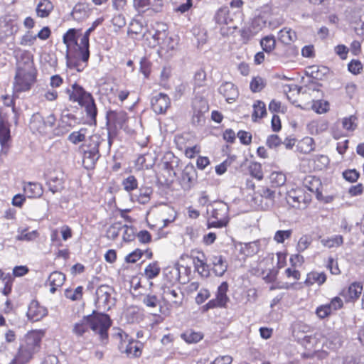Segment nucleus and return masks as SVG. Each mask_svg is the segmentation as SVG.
I'll list each match as a JSON object with an SVG mask.
<instances>
[{"mask_svg":"<svg viewBox=\"0 0 364 364\" xmlns=\"http://www.w3.org/2000/svg\"><path fill=\"white\" fill-rule=\"evenodd\" d=\"M291 230H278L275 232L274 240L277 243H283L285 240L289 239L291 235Z\"/></svg>","mask_w":364,"mask_h":364,"instance_id":"0e129e2a","label":"nucleus"},{"mask_svg":"<svg viewBox=\"0 0 364 364\" xmlns=\"http://www.w3.org/2000/svg\"><path fill=\"white\" fill-rule=\"evenodd\" d=\"M10 139V130L9 127L0 124V144L2 146H5Z\"/></svg>","mask_w":364,"mask_h":364,"instance_id":"052dcab7","label":"nucleus"},{"mask_svg":"<svg viewBox=\"0 0 364 364\" xmlns=\"http://www.w3.org/2000/svg\"><path fill=\"white\" fill-rule=\"evenodd\" d=\"M87 130L86 128H81L78 131L73 132L68 136V140L74 144H77L85 139Z\"/></svg>","mask_w":364,"mask_h":364,"instance_id":"79ce46f5","label":"nucleus"},{"mask_svg":"<svg viewBox=\"0 0 364 364\" xmlns=\"http://www.w3.org/2000/svg\"><path fill=\"white\" fill-rule=\"evenodd\" d=\"M82 294V287H77L75 290L67 289L65 291V296L73 301L81 298Z\"/></svg>","mask_w":364,"mask_h":364,"instance_id":"680f3d73","label":"nucleus"},{"mask_svg":"<svg viewBox=\"0 0 364 364\" xmlns=\"http://www.w3.org/2000/svg\"><path fill=\"white\" fill-rule=\"evenodd\" d=\"M122 186L126 191L130 192L137 188L138 182L134 176H129L122 181Z\"/></svg>","mask_w":364,"mask_h":364,"instance_id":"3c124183","label":"nucleus"},{"mask_svg":"<svg viewBox=\"0 0 364 364\" xmlns=\"http://www.w3.org/2000/svg\"><path fill=\"white\" fill-rule=\"evenodd\" d=\"M341 343L342 342L341 338L338 333H334L329 336V337L324 343V345L330 349L335 350L339 348L341 346Z\"/></svg>","mask_w":364,"mask_h":364,"instance_id":"49530a36","label":"nucleus"},{"mask_svg":"<svg viewBox=\"0 0 364 364\" xmlns=\"http://www.w3.org/2000/svg\"><path fill=\"white\" fill-rule=\"evenodd\" d=\"M36 77L37 70L33 61L18 67L13 85L14 91L22 92L29 90L36 82Z\"/></svg>","mask_w":364,"mask_h":364,"instance_id":"7ed1b4c3","label":"nucleus"},{"mask_svg":"<svg viewBox=\"0 0 364 364\" xmlns=\"http://www.w3.org/2000/svg\"><path fill=\"white\" fill-rule=\"evenodd\" d=\"M321 243L328 248L337 247L343 243V237L341 235H333L331 237L323 238Z\"/></svg>","mask_w":364,"mask_h":364,"instance_id":"4c0bfd02","label":"nucleus"},{"mask_svg":"<svg viewBox=\"0 0 364 364\" xmlns=\"http://www.w3.org/2000/svg\"><path fill=\"white\" fill-rule=\"evenodd\" d=\"M169 106V97L164 93H159L151 99V107L156 114L164 113Z\"/></svg>","mask_w":364,"mask_h":364,"instance_id":"4468645a","label":"nucleus"},{"mask_svg":"<svg viewBox=\"0 0 364 364\" xmlns=\"http://www.w3.org/2000/svg\"><path fill=\"white\" fill-rule=\"evenodd\" d=\"M113 289L106 285L99 287L96 290V303L99 307L104 310H109L114 305V299L112 297Z\"/></svg>","mask_w":364,"mask_h":364,"instance_id":"9d476101","label":"nucleus"},{"mask_svg":"<svg viewBox=\"0 0 364 364\" xmlns=\"http://www.w3.org/2000/svg\"><path fill=\"white\" fill-rule=\"evenodd\" d=\"M266 85L265 80L261 77H255L250 82V89L253 92H260Z\"/></svg>","mask_w":364,"mask_h":364,"instance_id":"603ef678","label":"nucleus"},{"mask_svg":"<svg viewBox=\"0 0 364 364\" xmlns=\"http://www.w3.org/2000/svg\"><path fill=\"white\" fill-rule=\"evenodd\" d=\"M161 297L164 305L169 314L172 309H178L182 306L184 296L178 287L164 286Z\"/></svg>","mask_w":364,"mask_h":364,"instance_id":"0eeeda50","label":"nucleus"},{"mask_svg":"<svg viewBox=\"0 0 364 364\" xmlns=\"http://www.w3.org/2000/svg\"><path fill=\"white\" fill-rule=\"evenodd\" d=\"M94 28V26L89 28L80 38L79 43V52L80 58L83 62H87L90 57L89 38Z\"/></svg>","mask_w":364,"mask_h":364,"instance_id":"6ab92c4d","label":"nucleus"},{"mask_svg":"<svg viewBox=\"0 0 364 364\" xmlns=\"http://www.w3.org/2000/svg\"><path fill=\"white\" fill-rule=\"evenodd\" d=\"M276 41L273 36H265L260 41V46L266 53L272 52L274 49Z\"/></svg>","mask_w":364,"mask_h":364,"instance_id":"c03bdc74","label":"nucleus"},{"mask_svg":"<svg viewBox=\"0 0 364 364\" xmlns=\"http://www.w3.org/2000/svg\"><path fill=\"white\" fill-rule=\"evenodd\" d=\"M167 29L166 23L155 22L142 35V38L146 41L149 47L160 46L162 49L173 50L175 43L171 38H168Z\"/></svg>","mask_w":364,"mask_h":364,"instance_id":"f03ea898","label":"nucleus"},{"mask_svg":"<svg viewBox=\"0 0 364 364\" xmlns=\"http://www.w3.org/2000/svg\"><path fill=\"white\" fill-rule=\"evenodd\" d=\"M152 190L151 188H141L139 190V195L132 196V200H136L141 204H146L151 198Z\"/></svg>","mask_w":364,"mask_h":364,"instance_id":"e433bc0d","label":"nucleus"},{"mask_svg":"<svg viewBox=\"0 0 364 364\" xmlns=\"http://www.w3.org/2000/svg\"><path fill=\"white\" fill-rule=\"evenodd\" d=\"M303 185L305 188L316 195V198L320 199L322 197L321 182L320 179L314 176H306Z\"/></svg>","mask_w":364,"mask_h":364,"instance_id":"f3484780","label":"nucleus"},{"mask_svg":"<svg viewBox=\"0 0 364 364\" xmlns=\"http://www.w3.org/2000/svg\"><path fill=\"white\" fill-rule=\"evenodd\" d=\"M312 109L318 114H323L328 111L329 103L325 100H316L314 102Z\"/></svg>","mask_w":364,"mask_h":364,"instance_id":"6e6d98bb","label":"nucleus"},{"mask_svg":"<svg viewBox=\"0 0 364 364\" xmlns=\"http://www.w3.org/2000/svg\"><path fill=\"white\" fill-rule=\"evenodd\" d=\"M30 128L33 132L45 133L46 128L44 123V118L39 114H33L30 122Z\"/></svg>","mask_w":364,"mask_h":364,"instance_id":"7c9ffc66","label":"nucleus"},{"mask_svg":"<svg viewBox=\"0 0 364 364\" xmlns=\"http://www.w3.org/2000/svg\"><path fill=\"white\" fill-rule=\"evenodd\" d=\"M312 242L311 237L308 235H302L296 245V250L299 252H302L306 250Z\"/></svg>","mask_w":364,"mask_h":364,"instance_id":"864d4df0","label":"nucleus"},{"mask_svg":"<svg viewBox=\"0 0 364 364\" xmlns=\"http://www.w3.org/2000/svg\"><path fill=\"white\" fill-rule=\"evenodd\" d=\"M23 191L28 198H38L43 192L40 183L31 182L24 186Z\"/></svg>","mask_w":364,"mask_h":364,"instance_id":"c85d7f7f","label":"nucleus"},{"mask_svg":"<svg viewBox=\"0 0 364 364\" xmlns=\"http://www.w3.org/2000/svg\"><path fill=\"white\" fill-rule=\"evenodd\" d=\"M160 272V267L156 263H151L147 265L144 269L145 275L149 279L156 277Z\"/></svg>","mask_w":364,"mask_h":364,"instance_id":"bf43d9fd","label":"nucleus"},{"mask_svg":"<svg viewBox=\"0 0 364 364\" xmlns=\"http://www.w3.org/2000/svg\"><path fill=\"white\" fill-rule=\"evenodd\" d=\"M142 347L141 343L131 339L125 346L120 347V352L130 358H139L142 353Z\"/></svg>","mask_w":364,"mask_h":364,"instance_id":"f8f14e48","label":"nucleus"},{"mask_svg":"<svg viewBox=\"0 0 364 364\" xmlns=\"http://www.w3.org/2000/svg\"><path fill=\"white\" fill-rule=\"evenodd\" d=\"M90 328L100 336L102 343L108 338L107 331L111 326L109 317L105 314H93L87 316Z\"/></svg>","mask_w":364,"mask_h":364,"instance_id":"423d86ee","label":"nucleus"},{"mask_svg":"<svg viewBox=\"0 0 364 364\" xmlns=\"http://www.w3.org/2000/svg\"><path fill=\"white\" fill-rule=\"evenodd\" d=\"M252 119L255 121L257 119L262 118L266 114L265 104L262 101H256L253 105Z\"/></svg>","mask_w":364,"mask_h":364,"instance_id":"37998d69","label":"nucleus"},{"mask_svg":"<svg viewBox=\"0 0 364 364\" xmlns=\"http://www.w3.org/2000/svg\"><path fill=\"white\" fill-rule=\"evenodd\" d=\"M53 4L50 0H40L36 8V15L40 18H46L53 11Z\"/></svg>","mask_w":364,"mask_h":364,"instance_id":"393cba45","label":"nucleus"},{"mask_svg":"<svg viewBox=\"0 0 364 364\" xmlns=\"http://www.w3.org/2000/svg\"><path fill=\"white\" fill-rule=\"evenodd\" d=\"M48 314V310L39 304L37 301H32L28 309L27 316L33 321H38Z\"/></svg>","mask_w":364,"mask_h":364,"instance_id":"ddd939ff","label":"nucleus"},{"mask_svg":"<svg viewBox=\"0 0 364 364\" xmlns=\"http://www.w3.org/2000/svg\"><path fill=\"white\" fill-rule=\"evenodd\" d=\"M90 328L87 316L76 322L73 327V333L77 337L82 336Z\"/></svg>","mask_w":364,"mask_h":364,"instance_id":"473e14b6","label":"nucleus"},{"mask_svg":"<svg viewBox=\"0 0 364 364\" xmlns=\"http://www.w3.org/2000/svg\"><path fill=\"white\" fill-rule=\"evenodd\" d=\"M164 274L171 283H176L180 279V270L178 266L166 269Z\"/></svg>","mask_w":364,"mask_h":364,"instance_id":"a18cd8bd","label":"nucleus"},{"mask_svg":"<svg viewBox=\"0 0 364 364\" xmlns=\"http://www.w3.org/2000/svg\"><path fill=\"white\" fill-rule=\"evenodd\" d=\"M144 26V21L142 18L133 19L129 23L128 33L136 35V38H138V36L142 38V35L145 33Z\"/></svg>","mask_w":364,"mask_h":364,"instance_id":"cd10ccee","label":"nucleus"},{"mask_svg":"<svg viewBox=\"0 0 364 364\" xmlns=\"http://www.w3.org/2000/svg\"><path fill=\"white\" fill-rule=\"evenodd\" d=\"M323 306L331 315L334 311L343 307V302L340 297L336 296L331 300L329 304H323Z\"/></svg>","mask_w":364,"mask_h":364,"instance_id":"de8ad7c7","label":"nucleus"},{"mask_svg":"<svg viewBox=\"0 0 364 364\" xmlns=\"http://www.w3.org/2000/svg\"><path fill=\"white\" fill-rule=\"evenodd\" d=\"M44 335L43 330H32L25 334L21 340L16 353L9 364L28 363L40 350Z\"/></svg>","mask_w":364,"mask_h":364,"instance_id":"f257e3e1","label":"nucleus"},{"mask_svg":"<svg viewBox=\"0 0 364 364\" xmlns=\"http://www.w3.org/2000/svg\"><path fill=\"white\" fill-rule=\"evenodd\" d=\"M70 101L77 102L80 106L85 107L87 114L95 119L97 115V107L92 95L86 92L81 86L75 83L70 90H68Z\"/></svg>","mask_w":364,"mask_h":364,"instance_id":"39448f33","label":"nucleus"},{"mask_svg":"<svg viewBox=\"0 0 364 364\" xmlns=\"http://www.w3.org/2000/svg\"><path fill=\"white\" fill-rule=\"evenodd\" d=\"M228 210L229 208L227 203L223 202L216 203L212 212V217L215 220L209 222L208 227L220 228L226 226L229 221Z\"/></svg>","mask_w":364,"mask_h":364,"instance_id":"1a4fd4ad","label":"nucleus"},{"mask_svg":"<svg viewBox=\"0 0 364 364\" xmlns=\"http://www.w3.org/2000/svg\"><path fill=\"white\" fill-rule=\"evenodd\" d=\"M210 260L213 264V269L215 274L218 276H223L227 271L228 264L222 255H212Z\"/></svg>","mask_w":364,"mask_h":364,"instance_id":"b1692460","label":"nucleus"},{"mask_svg":"<svg viewBox=\"0 0 364 364\" xmlns=\"http://www.w3.org/2000/svg\"><path fill=\"white\" fill-rule=\"evenodd\" d=\"M228 290V284L226 282H223L218 288L215 299L210 301L208 305L210 306L225 307L229 301L227 295Z\"/></svg>","mask_w":364,"mask_h":364,"instance_id":"dca6fc26","label":"nucleus"},{"mask_svg":"<svg viewBox=\"0 0 364 364\" xmlns=\"http://www.w3.org/2000/svg\"><path fill=\"white\" fill-rule=\"evenodd\" d=\"M106 144L104 139L99 134H93L85 141L81 149L82 151V162L85 168H92L100 157V147Z\"/></svg>","mask_w":364,"mask_h":364,"instance_id":"20e7f679","label":"nucleus"},{"mask_svg":"<svg viewBox=\"0 0 364 364\" xmlns=\"http://www.w3.org/2000/svg\"><path fill=\"white\" fill-rule=\"evenodd\" d=\"M63 43L66 45L68 49L71 46L76 45L79 48V43L76 38V30L69 29L63 36Z\"/></svg>","mask_w":364,"mask_h":364,"instance_id":"58836bf2","label":"nucleus"},{"mask_svg":"<svg viewBox=\"0 0 364 364\" xmlns=\"http://www.w3.org/2000/svg\"><path fill=\"white\" fill-rule=\"evenodd\" d=\"M249 171L251 176L257 180H262L263 178V172L262 170V166L259 163H252L249 166Z\"/></svg>","mask_w":364,"mask_h":364,"instance_id":"5fc2aeb1","label":"nucleus"},{"mask_svg":"<svg viewBox=\"0 0 364 364\" xmlns=\"http://www.w3.org/2000/svg\"><path fill=\"white\" fill-rule=\"evenodd\" d=\"M315 142L313 138L306 136L296 144V150L304 154H308L315 149Z\"/></svg>","mask_w":364,"mask_h":364,"instance_id":"bb28decb","label":"nucleus"},{"mask_svg":"<svg viewBox=\"0 0 364 364\" xmlns=\"http://www.w3.org/2000/svg\"><path fill=\"white\" fill-rule=\"evenodd\" d=\"M274 255L273 253H267V255L259 262L260 267L267 269L274 267Z\"/></svg>","mask_w":364,"mask_h":364,"instance_id":"e2e57ef3","label":"nucleus"},{"mask_svg":"<svg viewBox=\"0 0 364 364\" xmlns=\"http://www.w3.org/2000/svg\"><path fill=\"white\" fill-rule=\"evenodd\" d=\"M343 178L351 183L355 182L359 178V173L355 169H350L343 173Z\"/></svg>","mask_w":364,"mask_h":364,"instance_id":"774afa93","label":"nucleus"},{"mask_svg":"<svg viewBox=\"0 0 364 364\" xmlns=\"http://www.w3.org/2000/svg\"><path fill=\"white\" fill-rule=\"evenodd\" d=\"M314 168L322 170L326 168L329 164V159L326 155H316L314 158Z\"/></svg>","mask_w":364,"mask_h":364,"instance_id":"09e8293b","label":"nucleus"},{"mask_svg":"<svg viewBox=\"0 0 364 364\" xmlns=\"http://www.w3.org/2000/svg\"><path fill=\"white\" fill-rule=\"evenodd\" d=\"M219 92L228 102H230V100H235L238 96L237 87L230 82L223 83L219 87Z\"/></svg>","mask_w":364,"mask_h":364,"instance_id":"4be33fe9","label":"nucleus"},{"mask_svg":"<svg viewBox=\"0 0 364 364\" xmlns=\"http://www.w3.org/2000/svg\"><path fill=\"white\" fill-rule=\"evenodd\" d=\"M279 39L284 44L289 45L296 40L297 36L294 31L290 28H284L279 31Z\"/></svg>","mask_w":364,"mask_h":364,"instance_id":"2f4dec72","label":"nucleus"},{"mask_svg":"<svg viewBox=\"0 0 364 364\" xmlns=\"http://www.w3.org/2000/svg\"><path fill=\"white\" fill-rule=\"evenodd\" d=\"M261 241L255 240L248 243H245L241 247V252L246 256H252L259 252L261 247Z\"/></svg>","mask_w":364,"mask_h":364,"instance_id":"f704fd0d","label":"nucleus"},{"mask_svg":"<svg viewBox=\"0 0 364 364\" xmlns=\"http://www.w3.org/2000/svg\"><path fill=\"white\" fill-rule=\"evenodd\" d=\"M286 180L285 174L280 171H274L269 176V181L274 187L283 186L285 183Z\"/></svg>","mask_w":364,"mask_h":364,"instance_id":"ea45409f","label":"nucleus"},{"mask_svg":"<svg viewBox=\"0 0 364 364\" xmlns=\"http://www.w3.org/2000/svg\"><path fill=\"white\" fill-rule=\"evenodd\" d=\"M122 230H123L122 238L124 241L129 242L134 240V230L132 227L123 225V228Z\"/></svg>","mask_w":364,"mask_h":364,"instance_id":"338daca9","label":"nucleus"},{"mask_svg":"<svg viewBox=\"0 0 364 364\" xmlns=\"http://www.w3.org/2000/svg\"><path fill=\"white\" fill-rule=\"evenodd\" d=\"M364 291L363 284L360 282H353L346 290H343L341 295L345 297L346 301H355Z\"/></svg>","mask_w":364,"mask_h":364,"instance_id":"a211bd4d","label":"nucleus"},{"mask_svg":"<svg viewBox=\"0 0 364 364\" xmlns=\"http://www.w3.org/2000/svg\"><path fill=\"white\" fill-rule=\"evenodd\" d=\"M65 281V275L60 272H52L48 279L50 288V292L54 294L58 288L62 287Z\"/></svg>","mask_w":364,"mask_h":364,"instance_id":"5701e85b","label":"nucleus"},{"mask_svg":"<svg viewBox=\"0 0 364 364\" xmlns=\"http://www.w3.org/2000/svg\"><path fill=\"white\" fill-rule=\"evenodd\" d=\"M326 281V275L324 272L313 271L307 274L304 284L309 287L314 284L321 286L324 284Z\"/></svg>","mask_w":364,"mask_h":364,"instance_id":"a878e982","label":"nucleus"},{"mask_svg":"<svg viewBox=\"0 0 364 364\" xmlns=\"http://www.w3.org/2000/svg\"><path fill=\"white\" fill-rule=\"evenodd\" d=\"M357 118L351 115L348 117H345L342 120V125L343 129L348 131H354L357 127Z\"/></svg>","mask_w":364,"mask_h":364,"instance_id":"13d9d810","label":"nucleus"},{"mask_svg":"<svg viewBox=\"0 0 364 364\" xmlns=\"http://www.w3.org/2000/svg\"><path fill=\"white\" fill-rule=\"evenodd\" d=\"M123 228V224L121 223H114L111 225L107 230V237L109 239L114 240Z\"/></svg>","mask_w":364,"mask_h":364,"instance_id":"8fccbe9b","label":"nucleus"},{"mask_svg":"<svg viewBox=\"0 0 364 364\" xmlns=\"http://www.w3.org/2000/svg\"><path fill=\"white\" fill-rule=\"evenodd\" d=\"M114 337L119 342V350L122 346H125L131 340L129 336L120 328L116 330Z\"/></svg>","mask_w":364,"mask_h":364,"instance_id":"4d7b16f0","label":"nucleus"},{"mask_svg":"<svg viewBox=\"0 0 364 364\" xmlns=\"http://www.w3.org/2000/svg\"><path fill=\"white\" fill-rule=\"evenodd\" d=\"M276 193L268 187H262L254 193L252 201L258 208L267 210L271 209L274 204Z\"/></svg>","mask_w":364,"mask_h":364,"instance_id":"6e6552de","label":"nucleus"},{"mask_svg":"<svg viewBox=\"0 0 364 364\" xmlns=\"http://www.w3.org/2000/svg\"><path fill=\"white\" fill-rule=\"evenodd\" d=\"M63 173L61 171H58L55 173H50L48 176V186L53 193L58 192L63 189Z\"/></svg>","mask_w":364,"mask_h":364,"instance_id":"412c9836","label":"nucleus"},{"mask_svg":"<svg viewBox=\"0 0 364 364\" xmlns=\"http://www.w3.org/2000/svg\"><path fill=\"white\" fill-rule=\"evenodd\" d=\"M191 257L196 270L202 276H208L209 273L208 267L206 264L205 256L203 252L193 251Z\"/></svg>","mask_w":364,"mask_h":364,"instance_id":"2eb2a0df","label":"nucleus"},{"mask_svg":"<svg viewBox=\"0 0 364 364\" xmlns=\"http://www.w3.org/2000/svg\"><path fill=\"white\" fill-rule=\"evenodd\" d=\"M38 236L39 233L37 230L28 232L27 228H18V235L16 237V239L18 241L31 242L35 240Z\"/></svg>","mask_w":364,"mask_h":364,"instance_id":"72a5a7b5","label":"nucleus"},{"mask_svg":"<svg viewBox=\"0 0 364 364\" xmlns=\"http://www.w3.org/2000/svg\"><path fill=\"white\" fill-rule=\"evenodd\" d=\"M287 203L293 207L301 208V204H308L311 200V195L306 193L301 188L291 189L287 193Z\"/></svg>","mask_w":364,"mask_h":364,"instance_id":"9b49d317","label":"nucleus"},{"mask_svg":"<svg viewBox=\"0 0 364 364\" xmlns=\"http://www.w3.org/2000/svg\"><path fill=\"white\" fill-rule=\"evenodd\" d=\"M194 116L193 117L198 118V122L200 121L202 113L206 112L208 110V107L204 100H196L193 102Z\"/></svg>","mask_w":364,"mask_h":364,"instance_id":"a19ab883","label":"nucleus"},{"mask_svg":"<svg viewBox=\"0 0 364 364\" xmlns=\"http://www.w3.org/2000/svg\"><path fill=\"white\" fill-rule=\"evenodd\" d=\"M181 337L187 343H196L202 340L203 335L200 332L187 330L181 335Z\"/></svg>","mask_w":364,"mask_h":364,"instance_id":"c9c22d12","label":"nucleus"},{"mask_svg":"<svg viewBox=\"0 0 364 364\" xmlns=\"http://www.w3.org/2000/svg\"><path fill=\"white\" fill-rule=\"evenodd\" d=\"M328 128V122L324 119H318L311 121L306 125L309 134L312 135L320 134L326 132Z\"/></svg>","mask_w":364,"mask_h":364,"instance_id":"aec40b11","label":"nucleus"},{"mask_svg":"<svg viewBox=\"0 0 364 364\" xmlns=\"http://www.w3.org/2000/svg\"><path fill=\"white\" fill-rule=\"evenodd\" d=\"M267 19L262 15H259L254 18L252 21L250 33L247 35V38L253 36L261 31L265 26Z\"/></svg>","mask_w":364,"mask_h":364,"instance_id":"c756f323","label":"nucleus"},{"mask_svg":"<svg viewBox=\"0 0 364 364\" xmlns=\"http://www.w3.org/2000/svg\"><path fill=\"white\" fill-rule=\"evenodd\" d=\"M348 70L354 74H359L363 70V65L360 60H352L348 65Z\"/></svg>","mask_w":364,"mask_h":364,"instance_id":"69168bd1","label":"nucleus"}]
</instances>
